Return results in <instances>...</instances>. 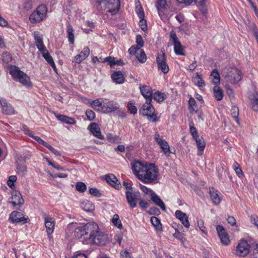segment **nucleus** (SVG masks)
<instances>
[{
    "label": "nucleus",
    "mask_w": 258,
    "mask_h": 258,
    "mask_svg": "<svg viewBox=\"0 0 258 258\" xmlns=\"http://www.w3.org/2000/svg\"><path fill=\"white\" fill-rule=\"evenodd\" d=\"M75 237L84 244L104 245L108 240L107 235L101 231L95 222H89L75 228Z\"/></svg>",
    "instance_id": "obj_1"
},
{
    "label": "nucleus",
    "mask_w": 258,
    "mask_h": 258,
    "mask_svg": "<svg viewBox=\"0 0 258 258\" xmlns=\"http://www.w3.org/2000/svg\"><path fill=\"white\" fill-rule=\"evenodd\" d=\"M131 165L134 174L143 182L148 184L157 182L159 173L155 164L135 161Z\"/></svg>",
    "instance_id": "obj_2"
},
{
    "label": "nucleus",
    "mask_w": 258,
    "mask_h": 258,
    "mask_svg": "<svg viewBox=\"0 0 258 258\" xmlns=\"http://www.w3.org/2000/svg\"><path fill=\"white\" fill-rule=\"evenodd\" d=\"M119 0H96V9L98 11H106L115 15L119 11Z\"/></svg>",
    "instance_id": "obj_3"
},
{
    "label": "nucleus",
    "mask_w": 258,
    "mask_h": 258,
    "mask_svg": "<svg viewBox=\"0 0 258 258\" xmlns=\"http://www.w3.org/2000/svg\"><path fill=\"white\" fill-rule=\"evenodd\" d=\"M47 8L44 5L39 6L29 16L30 22L33 24L42 21L46 16Z\"/></svg>",
    "instance_id": "obj_4"
},
{
    "label": "nucleus",
    "mask_w": 258,
    "mask_h": 258,
    "mask_svg": "<svg viewBox=\"0 0 258 258\" xmlns=\"http://www.w3.org/2000/svg\"><path fill=\"white\" fill-rule=\"evenodd\" d=\"M226 81L231 84H235L240 81L242 78L241 72L236 68H228L223 71Z\"/></svg>",
    "instance_id": "obj_5"
},
{
    "label": "nucleus",
    "mask_w": 258,
    "mask_h": 258,
    "mask_svg": "<svg viewBox=\"0 0 258 258\" xmlns=\"http://www.w3.org/2000/svg\"><path fill=\"white\" fill-rule=\"evenodd\" d=\"M10 74L12 77L25 85H29L30 84V78L27 74L23 73L16 66H10Z\"/></svg>",
    "instance_id": "obj_6"
},
{
    "label": "nucleus",
    "mask_w": 258,
    "mask_h": 258,
    "mask_svg": "<svg viewBox=\"0 0 258 258\" xmlns=\"http://www.w3.org/2000/svg\"><path fill=\"white\" fill-rule=\"evenodd\" d=\"M119 109L117 103L104 99L100 111L103 113H109L117 111Z\"/></svg>",
    "instance_id": "obj_7"
},
{
    "label": "nucleus",
    "mask_w": 258,
    "mask_h": 258,
    "mask_svg": "<svg viewBox=\"0 0 258 258\" xmlns=\"http://www.w3.org/2000/svg\"><path fill=\"white\" fill-rule=\"evenodd\" d=\"M125 196L127 203L131 208L137 206V203L140 200V194L138 190H134L132 191H125Z\"/></svg>",
    "instance_id": "obj_8"
},
{
    "label": "nucleus",
    "mask_w": 258,
    "mask_h": 258,
    "mask_svg": "<svg viewBox=\"0 0 258 258\" xmlns=\"http://www.w3.org/2000/svg\"><path fill=\"white\" fill-rule=\"evenodd\" d=\"M41 215L44 219L45 226L46 229V232L49 236L54 231L55 224V219L44 212H41Z\"/></svg>",
    "instance_id": "obj_9"
},
{
    "label": "nucleus",
    "mask_w": 258,
    "mask_h": 258,
    "mask_svg": "<svg viewBox=\"0 0 258 258\" xmlns=\"http://www.w3.org/2000/svg\"><path fill=\"white\" fill-rule=\"evenodd\" d=\"M249 245L246 240H241L235 250V254L239 256H245L249 251Z\"/></svg>",
    "instance_id": "obj_10"
},
{
    "label": "nucleus",
    "mask_w": 258,
    "mask_h": 258,
    "mask_svg": "<svg viewBox=\"0 0 258 258\" xmlns=\"http://www.w3.org/2000/svg\"><path fill=\"white\" fill-rule=\"evenodd\" d=\"M170 39L173 41L175 54L177 55H184L185 54L183 50V47L180 42L178 40L176 33L174 30H172L170 33Z\"/></svg>",
    "instance_id": "obj_11"
},
{
    "label": "nucleus",
    "mask_w": 258,
    "mask_h": 258,
    "mask_svg": "<svg viewBox=\"0 0 258 258\" xmlns=\"http://www.w3.org/2000/svg\"><path fill=\"white\" fill-rule=\"evenodd\" d=\"M156 61L158 70H161L164 74L169 72V69L166 62V57L164 52L161 54H158L156 57Z\"/></svg>",
    "instance_id": "obj_12"
},
{
    "label": "nucleus",
    "mask_w": 258,
    "mask_h": 258,
    "mask_svg": "<svg viewBox=\"0 0 258 258\" xmlns=\"http://www.w3.org/2000/svg\"><path fill=\"white\" fill-rule=\"evenodd\" d=\"M8 202L12 204L15 207L23 205L24 200L19 191L14 190L12 192V196L9 199Z\"/></svg>",
    "instance_id": "obj_13"
},
{
    "label": "nucleus",
    "mask_w": 258,
    "mask_h": 258,
    "mask_svg": "<svg viewBox=\"0 0 258 258\" xmlns=\"http://www.w3.org/2000/svg\"><path fill=\"white\" fill-rule=\"evenodd\" d=\"M139 89L141 94L147 101H152L153 94V90L151 87L147 85L140 86Z\"/></svg>",
    "instance_id": "obj_14"
},
{
    "label": "nucleus",
    "mask_w": 258,
    "mask_h": 258,
    "mask_svg": "<svg viewBox=\"0 0 258 258\" xmlns=\"http://www.w3.org/2000/svg\"><path fill=\"white\" fill-rule=\"evenodd\" d=\"M218 235L220 238L221 242L224 245H228L230 242V240L227 234L225 229L221 225H218L216 228Z\"/></svg>",
    "instance_id": "obj_15"
},
{
    "label": "nucleus",
    "mask_w": 258,
    "mask_h": 258,
    "mask_svg": "<svg viewBox=\"0 0 258 258\" xmlns=\"http://www.w3.org/2000/svg\"><path fill=\"white\" fill-rule=\"evenodd\" d=\"M10 219L13 223H22L25 224L29 221V219L22 217L21 213L17 211H13L10 214Z\"/></svg>",
    "instance_id": "obj_16"
},
{
    "label": "nucleus",
    "mask_w": 258,
    "mask_h": 258,
    "mask_svg": "<svg viewBox=\"0 0 258 258\" xmlns=\"http://www.w3.org/2000/svg\"><path fill=\"white\" fill-rule=\"evenodd\" d=\"M152 101H146L142 107L139 109V113L143 116H147L150 113L155 111V109L151 104Z\"/></svg>",
    "instance_id": "obj_17"
},
{
    "label": "nucleus",
    "mask_w": 258,
    "mask_h": 258,
    "mask_svg": "<svg viewBox=\"0 0 258 258\" xmlns=\"http://www.w3.org/2000/svg\"><path fill=\"white\" fill-rule=\"evenodd\" d=\"M0 103L2 107L3 112L5 114L11 115L15 114V111L10 104L8 103L4 98H0Z\"/></svg>",
    "instance_id": "obj_18"
},
{
    "label": "nucleus",
    "mask_w": 258,
    "mask_h": 258,
    "mask_svg": "<svg viewBox=\"0 0 258 258\" xmlns=\"http://www.w3.org/2000/svg\"><path fill=\"white\" fill-rule=\"evenodd\" d=\"M29 157L27 156L24 157H21L17 161V168L19 173L24 174L27 171V167L25 164L27 159H28Z\"/></svg>",
    "instance_id": "obj_19"
},
{
    "label": "nucleus",
    "mask_w": 258,
    "mask_h": 258,
    "mask_svg": "<svg viewBox=\"0 0 258 258\" xmlns=\"http://www.w3.org/2000/svg\"><path fill=\"white\" fill-rule=\"evenodd\" d=\"M88 129L90 132L96 138L103 140L104 139L103 136L102 135L100 128L99 125L96 122L91 123L88 126Z\"/></svg>",
    "instance_id": "obj_20"
},
{
    "label": "nucleus",
    "mask_w": 258,
    "mask_h": 258,
    "mask_svg": "<svg viewBox=\"0 0 258 258\" xmlns=\"http://www.w3.org/2000/svg\"><path fill=\"white\" fill-rule=\"evenodd\" d=\"M89 53V48L88 47H86L80 54L75 56L73 61L77 63H80L88 56Z\"/></svg>",
    "instance_id": "obj_21"
},
{
    "label": "nucleus",
    "mask_w": 258,
    "mask_h": 258,
    "mask_svg": "<svg viewBox=\"0 0 258 258\" xmlns=\"http://www.w3.org/2000/svg\"><path fill=\"white\" fill-rule=\"evenodd\" d=\"M175 216L178 218L185 228H189L190 224L188 221V217L185 213L180 210H177L175 213Z\"/></svg>",
    "instance_id": "obj_22"
},
{
    "label": "nucleus",
    "mask_w": 258,
    "mask_h": 258,
    "mask_svg": "<svg viewBox=\"0 0 258 258\" xmlns=\"http://www.w3.org/2000/svg\"><path fill=\"white\" fill-rule=\"evenodd\" d=\"M106 180L112 186L116 189H119L121 187V184L118 182L117 178L114 175L110 174L106 175Z\"/></svg>",
    "instance_id": "obj_23"
},
{
    "label": "nucleus",
    "mask_w": 258,
    "mask_h": 258,
    "mask_svg": "<svg viewBox=\"0 0 258 258\" xmlns=\"http://www.w3.org/2000/svg\"><path fill=\"white\" fill-rule=\"evenodd\" d=\"M151 200L158 206H159L162 210L166 211V206L163 201L158 196L155 192H152L151 197Z\"/></svg>",
    "instance_id": "obj_24"
},
{
    "label": "nucleus",
    "mask_w": 258,
    "mask_h": 258,
    "mask_svg": "<svg viewBox=\"0 0 258 258\" xmlns=\"http://www.w3.org/2000/svg\"><path fill=\"white\" fill-rule=\"evenodd\" d=\"M194 139L196 142L198 149L200 151L198 154L199 156H202L206 146L205 140L203 137H200L199 136L198 137V138H195Z\"/></svg>",
    "instance_id": "obj_25"
},
{
    "label": "nucleus",
    "mask_w": 258,
    "mask_h": 258,
    "mask_svg": "<svg viewBox=\"0 0 258 258\" xmlns=\"http://www.w3.org/2000/svg\"><path fill=\"white\" fill-rule=\"evenodd\" d=\"M113 82L116 84H122L124 82V78L120 71L114 72L111 75Z\"/></svg>",
    "instance_id": "obj_26"
},
{
    "label": "nucleus",
    "mask_w": 258,
    "mask_h": 258,
    "mask_svg": "<svg viewBox=\"0 0 258 258\" xmlns=\"http://www.w3.org/2000/svg\"><path fill=\"white\" fill-rule=\"evenodd\" d=\"M55 116L59 120L68 124H74L76 122L73 118L70 117L66 115L58 114L56 115Z\"/></svg>",
    "instance_id": "obj_27"
},
{
    "label": "nucleus",
    "mask_w": 258,
    "mask_h": 258,
    "mask_svg": "<svg viewBox=\"0 0 258 258\" xmlns=\"http://www.w3.org/2000/svg\"><path fill=\"white\" fill-rule=\"evenodd\" d=\"M44 58L47 61V62L52 67L54 71L56 70V66L53 61L52 56L50 55L49 53L46 50L41 53Z\"/></svg>",
    "instance_id": "obj_28"
},
{
    "label": "nucleus",
    "mask_w": 258,
    "mask_h": 258,
    "mask_svg": "<svg viewBox=\"0 0 258 258\" xmlns=\"http://www.w3.org/2000/svg\"><path fill=\"white\" fill-rule=\"evenodd\" d=\"M34 39L36 45L41 53L46 51V49L44 46L42 38L38 35H35Z\"/></svg>",
    "instance_id": "obj_29"
},
{
    "label": "nucleus",
    "mask_w": 258,
    "mask_h": 258,
    "mask_svg": "<svg viewBox=\"0 0 258 258\" xmlns=\"http://www.w3.org/2000/svg\"><path fill=\"white\" fill-rule=\"evenodd\" d=\"M67 32L68 38L69 42L71 44H73L74 43V41H75V37H74V30L72 26V25L70 24H69L67 25Z\"/></svg>",
    "instance_id": "obj_30"
},
{
    "label": "nucleus",
    "mask_w": 258,
    "mask_h": 258,
    "mask_svg": "<svg viewBox=\"0 0 258 258\" xmlns=\"http://www.w3.org/2000/svg\"><path fill=\"white\" fill-rule=\"evenodd\" d=\"M211 78L212 83L216 85H219L220 81L219 74L217 69L214 70L211 73Z\"/></svg>",
    "instance_id": "obj_31"
},
{
    "label": "nucleus",
    "mask_w": 258,
    "mask_h": 258,
    "mask_svg": "<svg viewBox=\"0 0 258 258\" xmlns=\"http://www.w3.org/2000/svg\"><path fill=\"white\" fill-rule=\"evenodd\" d=\"M158 145L162 149V151L165 154L166 156L169 157L170 154V151L168 143L165 140H163L159 143Z\"/></svg>",
    "instance_id": "obj_32"
},
{
    "label": "nucleus",
    "mask_w": 258,
    "mask_h": 258,
    "mask_svg": "<svg viewBox=\"0 0 258 258\" xmlns=\"http://www.w3.org/2000/svg\"><path fill=\"white\" fill-rule=\"evenodd\" d=\"M210 195L213 203L215 205H218L220 203L221 200L217 194V191H215V189L212 188V189L210 190Z\"/></svg>",
    "instance_id": "obj_33"
},
{
    "label": "nucleus",
    "mask_w": 258,
    "mask_h": 258,
    "mask_svg": "<svg viewBox=\"0 0 258 258\" xmlns=\"http://www.w3.org/2000/svg\"><path fill=\"white\" fill-rule=\"evenodd\" d=\"M104 99L102 98L97 99L95 100L92 101L91 105L92 107L94 108L98 111H100L102 108Z\"/></svg>",
    "instance_id": "obj_34"
},
{
    "label": "nucleus",
    "mask_w": 258,
    "mask_h": 258,
    "mask_svg": "<svg viewBox=\"0 0 258 258\" xmlns=\"http://www.w3.org/2000/svg\"><path fill=\"white\" fill-rule=\"evenodd\" d=\"M213 92L214 96L216 98V99L220 101L223 98V93L221 89L220 88L216 85L213 88Z\"/></svg>",
    "instance_id": "obj_35"
},
{
    "label": "nucleus",
    "mask_w": 258,
    "mask_h": 258,
    "mask_svg": "<svg viewBox=\"0 0 258 258\" xmlns=\"http://www.w3.org/2000/svg\"><path fill=\"white\" fill-rule=\"evenodd\" d=\"M152 98L158 102H161L163 101L166 98V95L159 91L156 92L153 94Z\"/></svg>",
    "instance_id": "obj_36"
},
{
    "label": "nucleus",
    "mask_w": 258,
    "mask_h": 258,
    "mask_svg": "<svg viewBox=\"0 0 258 258\" xmlns=\"http://www.w3.org/2000/svg\"><path fill=\"white\" fill-rule=\"evenodd\" d=\"M195 84L199 87H202L205 86L204 81L199 73L196 74V76L193 78Z\"/></svg>",
    "instance_id": "obj_37"
},
{
    "label": "nucleus",
    "mask_w": 258,
    "mask_h": 258,
    "mask_svg": "<svg viewBox=\"0 0 258 258\" xmlns=\"http://www.w3.org/2000/svg\"><path fill=\"white\" fill-rule=\"evenodd\" d=\"M81 206L83 209L87 212L93 211L95 209L94 204L89 201L82 203Z\"/></svg>",
    "instance_id": "obj_38"
},
{
    "label": "nucleus",
    "mask_w": 258,
    "mask_h": 258,
    "mask_svg": "<svg viewBox=\"0 0 258 258\" xmlns=\"http://www.w3.org/2000/svg\"><path fill=\"white\" fill-rule=\"evenodd\" d=\"M179 3H183L186 5H189L192 2H195L197 5L203 6L205 4L206 0H177Z\"/></svg>",
    "instance_id": "obj_39"
},
{
    "label": "nucleus",
    "mask_w": 258,
    "mask_h": 258,
    "mask_svg": "<svg viewBox=\"0 0 258 258\" xmlns=\"http://www.w3.org/2000/svg\"><path fill=\"white\" fill-rule=\"evenodd\" d=\"M166 0H158L156 4V7L159 15L162 12V10L166 8L167 5Z\"/></svg>",
    "instance_id": "obj_40"
},
{
    "label": "nucleus",
    "mask_w": 258,
    "mask_h": 258,
    "mask_svg": "<svg viewBox=\"0 0 258 258\" xmlns=\"http://www.w3.org/2000/svg\"><path fill=\"white\" fill-rule=\"evenodd\" d=\"M107 139L112 143H118L120 142V138L119 136H113L111 133H108L106 135Z\"/></svg>",
    "instance_id": "obj_41"
},
{
    "label": "nucleus",
    "mask_w": 258,
    "mask_h": 258,
    "mask_svg": "<svg viewBox=\"0 0 258 258\" xmlns=\"http://www.w3.org/2000/svg\"><path fill=\"white\" fill-rule=\"evenodd\" d=\"M112 222L113 225L118 228L120 229L122 228L121 221L120 220L119 216L117 214L114 215L112 219Z\"/></svg>",
    "instance_id": "obj_42"
},
{
    "label": "nucleus",
    "mask_w": 258,
    "mask_h": 258,
    "mask_svg": "<svg viewBox=\"0 0 258 258\" xmlns=\"http://www.w3.org/2000/svg\"><path fill=\"white\" fill-rule=\"evenodd\" d=\"M231 116L233 118H234L235 121L239 124V121L238 118V114H239V110L238 107L236 106H234L232 108L231 110Z\"/></svg>",
    "instance_id": "obj_43"
},
{
    "label": "nucleus",
    "mask_w": 258,
    "mask_h": 258,
    "mask_svg": "<svg viewBox=\"0 0 258 258\" xmlns=\"http://www.w3.org/2000/svg\"><path fill=\"white\" fill-rule=\"evenodd\" d=\"M139 61L141 62H144L147 59L146 55L143 49H140L139 54L136 55Z\"/></svg>",
    "instance_id": "obj_44"
},
{
    "label": "nucleus",
    "mask_w": 258,
    "mask_h": 258,
    "mask_svg": "<svg viewBox=\"0 0 258 258\" xmlns=\"http://www.w3.org/2000/svg\"><path fill=\"white\" fill-rule=\"evenodd\" d=\"M151 222L153 225L157 229L161 228V224L160 220L156 217H152L151 218Z\"/></svg>",
    "instance_id": "obj_45"
},
{
    "label": "nucleus",
    "mask_w": 258,
    "mask_h": 258,
    "mask_svg": "<svg viewBox=\"0 0 258 258\" xmlns=\"http://www.w3.org/2000/svg\"><path fill=\"white\" fill-rule=\"evenodd\" d=\"M250 103L252 110L255 112H258V98L253 97V98L250 99Z\"/></svg>",
    "instance_id": "obj_46"
},
{
    "label": "nucleus",
    "mask_w": 258,
    "mask_h": 258,
    "mask_svg": "<svg viewBox=\"0 0 258 258\" xmlns=\"http://www.w3.org/2000/svg\"><path fill=\"white\" fill-rule=\"evenodd\" d=\"M248 27L251 30L255 38H257L258 37V30L256 28L255 24L252 22H249L248 24Z\"/></svg>",
    "instance_id": "obj_47"
},
{
    "label": "nucleus",
    "mask_w": 258,
    "mask_h": 258,
    "mask_svg": "<svg viewBox=\"0 0 258 258\" xmlns=\"http://www.w3.org/2000/svg\"><path fill=\"white\" fill-rule=\"evenodd\" d=\"M189 109L190 112L196 110L197 105L196 100L192 97H190L188 100Z\"/></svg>",
    "instance_id": "obj_48"
},
{
    "label": "nucleus",
    "mask_w": 258,
    "mask_h": 258,
    "mask_svg": "<svg viewBox=\"0 0 258 258\" xmlns=\"http://www.w3.org/2000/svg\"><path fill=\"white\" fill-rule=\"evenodd\" d=\"M2 60L4 63H8L12 60L11 55L7 52L3 53L2 55Z\"/></svg>",
    "instance_id": "obj_49"
},
{
    "label": "nucleus",
    "mask_w": 258,
    "mask_h": 258,
    "mask_svg": "<svg viewBox=\"0 0 258 258\" xmlns=\"http://www.w3.org/2000/svg\"><path fill=\"white\" fill-rule=\"evenodd\" d=\"M76 188L77 190L83 192L86 190V185L84 182H78Z\"/></svg>",
    "instance_id": "obj_50"
},
{
    "label": "nucleus",
    "mask_w": 258,
    "mask_h": 258,
    "mask_svg": "<svg viewBox=\"0 0 258 258\" xmlns=\"http://www.w3.org/2000/svg\"><path fill=\"white\" fill-rule=\"evenodd\" d=\"M124 64V63L123 62L122 60L121 59L115 60L114 58L113 57H112V59L109 61V65L111 68L113 67L115 65L117 66H122Z\"/></svg>",
    "instance_id": "obj_51"
},
{
    "label": "nucleus",
    "mask_w": 258,
    "mask_h": 258,
    "mask_svg": "<svg viewBox=\"0 0 258 258\" xmlns=\"http://www.w3.org/2000/svg\"><path fill=\"white\" fill-rule=\"evenodd\" d=\"M140 49V48L138 46L133 45L128 49V52L131 55H137L139 54V51Z\"/></svg>",
    "instance_id": "obj_52"
},
{
    "label": "nucleus",
    "mask_w": 258,
    "mask_h": 258,
    "mask_svg": "<svg viewBox=\"0 0 258 258\" xmlns=\"http://www.w3.org/2000/svg\"><path fill=\"white\" fill-rule=\"evenodd\" d=\"M86 115L87 118L91 121L93 120L95 117V114L93 111L92 110L88 109L86 111Z\"/></svg>",
    "instance_id": "obj_53"
},
{
    "label": "nucleus",
    "mask_w": 258,
    "mask_h": 258,
    "mask_svg": "<svg viewBox=\"0 0 258 258\" xmlns=\"http://www.w3.org/2000/svg\"><path fill=\"white\" fill-rule=\"evenodd\" d=\"M139 26L142 29V30L144 31H145L147 30V22L146 20L143 18H140V21L139 22Z\"/></svg>",
    "instance_id": "obj_54"
},
{
    "label": "nucleus",
    "mask_w": 258,
    "mask_h": 258,
    "mask_svg": "<svg viewBox=\"0 0 258 258\" xmlns=\"http://www.w3.org/2000/svg\"><path fill=\"white\" fill-rule=\"evenodd\" d=\"M147 213L150 215H159L160 214V210L156 207H151Z\"/></svg>",
    "instance_id": "obj_55"
},
{
    "label": "nucleus",
    "mask_w": 258,
    "mask_h": 258,
    "mask_svg": "<svg viewBox=\"0 0 258 258\" xmlns=\"http://www.w3.org/2000/svg\"><path fill=\"white\" fill-rule=\"evenodd\" d=\"M17 180V177L15 175H11L9 177L8 181V185L11 188L14 186V183Z\"/></svg>",
    "instance_id": "obj_56"
},
{
    "label": "nucleus",
    "mask_w": 258,
    "mask_h": 258,
    "mask_svg": "<svg viewBox=\"0 0 258 258\" xmlns=\"http://www.w3.org/2000/svg\"><path fill=\"white\" fill-rule=\"evenodd\" d=\"M136 46H138L139 47L141 48L144 46V43L142 37L141 35H138L136 36Z\"/></svg>",
    "instance_id": "obj_57"
},
{
    "label": "nucleus",
    "mask_w": 258,
    "mask_h": 258,
    "mask_svg": "<svg viewBox=\"0 0 258 258\" xmlns=\"http://www.w3.org/2000/svg\"><path fill=\"white\" fill-rule=\"evenodd\" d=\"M140 188L142 190V191L146 195L149 194L151 196L152 195V192H154L153 190L148 188L145 185H140Z\"/></svg>",
    "instance_id": "obj_58"
},
{
    "label": "nucleus",
    "mask_w": 258,
    "mask_h": 258,
    "mask_svg": "<svg viewBox=\"0 0 258 258\" xmlns=\"http://www.w3.org/2000/svg\"><path fill=\"white\" fill-rule=\"evenodd\" d=\"M147 118L149 120L153 122H156L158 120L156 114L154 112L150 113L147 116Z\"/></svg>",
    "instance_id": "obj_59"
},
{
    "label": "nucleus",
    "mask_w": 258,
    "mask_h": 258,
    "mask_svg": "<svg viewBox=\"0 0 258 258\" xmlns=\"http://www.w3.org/2000/svg\"><path fill=\"white\" fill-rule=\"evenodd\" d=\"M89 193L96 197H100L101 196L99 190L96 188H90L89 189Z\"/></svg>",
    "instance_id": "obj_60"
},
{
    "label": "nucleus",
    "mask_w": 258,
    "mask_h": 258,
    "mask_svg": "<svg viewBox=\"0 0 258 258\" xmlns=\"http://www.w3.org/2000/svg\"><path fill=\"white\" fill-rule=\"evenodd\" d=\"M47 148H48L52 153H53L54 154H55L56 156H60L61 155L59 151L55 150L54 148H53L51 145L47 144L46 147Z\"/></svg>",
    "instance_id": "obj_61"
},
{
    "label": "nucleus",
    "mask_w": 258,
    "mask_h": 258,
    "mask_svg": "<svg viewBox=\"0 0 258 258\" xmlns=\"http://www.w3.org/2000/svg\"><path fill=\"white\" fill-rule=\"evenodd\" d=\"M190 133L191 134L194 139L198 138L199 136L198 135V132L195 127L190 125Z\"/></svg>",
    "instance_id": "obj_62"
},
{
    "label": "nucleus",
    "mask_w": 258,
    "mask_h": 258,
    "mask_svg": "<svg viewBox=\"0 0 258 258\" xmlns=\"http://www.w3.org/2000/svg\"><path fill=\"white\" fill-rule=\"evenodd\" d=\"M139 206L142 209L147 208L149 206V203L145 201H143L140 199L139 200Z\"/></svg>",
    "instance_id": "obj_63"
},
{
    "label": "nucleus",
    "mask_w": 258,
    "mask_h": 258,
    "mask_svg": "<svg viewBox=\"0 0 258 258\" xmlns=\"http://www.w3.org/2000/svg\"><path fill=\"white\" fill-rule=\"evenodd\" d=\"M121 258H132L131 254L127 250L122 251L120 252Z\"/></svg>",
    "instance_id": "obj_64"
}]
</instances>
